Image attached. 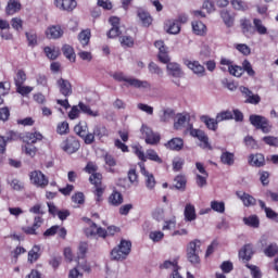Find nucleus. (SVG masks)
Masks as SVG:
<instances>
[{
  "mask_svg": "<svg viewBox=\"0 0 278 278\" xmlns=\"http://www.w3.org/2000/svg\"><path fill=\"white\" fill-rule=\"evenodd\" d=\"M113 79H115V81H125L126 84L132 86V88H139V90H146L147 88H151V84H149V81L127 77L123 74V72H116L115 74H113Z\"/></svg>",
  "mask_w": 278,
  "mask_h": 278,
  "instance_id": "1",
  "label": "nucleus"
},
{
  "mask_svg": "<svg viewBox=\"0 0 278 278\" xmlns=\"http://www.w3.org/2000/svg\"><path fill=\"white\" fill-rule=\"evenodd\" d=\"M132 151L137 155V157L142 161L140 164H144L147 160H150L151 162H156L157 164H162V157L157 155V152H155V150H147L144 154V151L140 146H134Z\"/></svg>",
  "mask_w": 278,
  "mask_h": 278,
  "instance_id": "2",
  "label": "nucleus"
},
{
  "mask_svg": "<svg viewBox=\"0 0 278 278\" xmlns=\"http://www.w3.org/2000/svg\"><path fill=\"white\" fill-rule=\"evenodd\" d=\"M131 253V243L127 240H122L117 248L111 252L112 260L121 262L127 260V255Z\"/></svg>",
  "mask_w": 278,
  "mask_h": 278,
  "instance_id": "3",
  "label": "nucleus"
},
{
  "mask_svg": "<svg viewBox=\"0 0 278 278\" xmlns=\"http://www.w3.org/2000/svg\"><path fill=\"white\" fill-rule=\"evenodd\" d=\"M201 253V242L199 240H193L189 242L187 247V258L190 264H200L201 257L199 254Z\"/></svg>",
  "mask_w": 278,
  "mask_h": 278,
  "instance_id": "4",
  "label": "nucleus"
},
{
  "mask_svg": "<svg viewBox=\"0 0 278 278\" xmlns=\"http://www.w3.org/2000/svg\"><path fill=\"white\" fill-rule=\"evenodd\" d=\"M167 75L169 77H173V84L175 86H181V83L179 79H181L186 73H184V70L181 68V65L177 62H169L166 65Z\"/></svg>",
  "mask_w": 278,
  "mask_h": 278,
  "instance_id": "5",
  "label": "nucleus"
},
{
  "mask_svg": "<svg viewBox=\"0 0 278 278\" xmlns=\"http://www.w3.org/2000/svg\"><path fill=\"white\" fill-rule=\"evenodd\" d=\"M84 222L87 223V227L85 228V235L87 238H105V229L97 226V224L88 217H84Z\"/></svg>",
  "mask_w": 278,
  "mask_h": 278,
  "instance_id": "6",
  "label": "nucleus"
},
{
  "mask_svg": "<svg viewBox=\"0 0 278 278\" xmlns=\"http://www.w3.org/2000/svg\"><path fill=\"white\" fill-rule=\"evenodd\" d=\"M250 123L256 129H261L263 134H269V131L273 129V126L270 125V122H268V118L262 115H250Z\"/></svg>",
  "mask_w": 278,
  "mask_h": 278,
  "instance_id": "7",
  "label": "nucleus"
},
{
  "mask_svg": "<svg viewBox=\"0 0 278 278\" xmlns=\"http://www.w3.org/2000/svg\"><path fill=\"white\" fill-rule=\"evenodd\" d=\"M187 131H189L192 138H198V140H200L201 149H212V146H210V138L207 135H205V131L201 129H194L190 124L187 127Z\"/></svg>",
  "mask_w": 278,
  "mask_h": 278,
  "instance_id": "8",
  "label": "nucleus"
},
{
  "mask_svg": "<svg viewBox=\"0 0 278 278\" xmlns=\"http://www.w3.org/2000/svg\"><path fill=\"white\" fill-rule=\"evenodd\" d=\"M29 179L30 184H33V186H36V188L45 189L49 186V178H47V176L40 170L31 172L29 174Z\"/></svg>",
  "mask_w": 278,
  "mask_h": 278,
  "instance_id": "9",
  "label": "nucleus"
},
{
  "mask_svg": "<svg viewBox=\"0 0 278 278\" xmlns=\"http://www.w3.org/2000/svg\"><path fill=\"white\" fill-rule=\"evenodd\" d=\"M79 147H80L79 141L75 139V137H68L61 144V148L63 149V151L70 154L77 153V151H79Z\"/></svg>",
  "mask_w": 278,
  "mask_h": 278,
  "instance_id": "10",
  "label": "nucleus"
},
{
  "mask_svg": "<svg viewBox=\"0 0 278 278\" xmlns=\"http://www.w3.org/2000/svg\"><path fill=\"white\" fill-rule=\"evenodd\" d=\"M184 64H185V66H187V68L192 71V73H194V75H199V77H203V75H205V67L203 65H201V63L199 61H192V60L185 59Z\"/></svg>",
  "mask_w": 278,
  "mask_h": 278,
  "instance_id": "11",
  "label": "nucleus"
},
{
  "mask_svg": "<svg viewBox=\"0 0 278 278\" xmlns=\"http://www.w3.org/2000/svg\"><path fill=\"white\" fill-rule=\"evenodd\" d=\"M139 168H140L141 175L144 176L146 187L148 188V190H153L156 184L155 176H153L152 173L147 170V168L144 167V163H139Z\"/></svg>",
  "mask_w": 278,
  "mask_h": 278,
  "instance_id": "12",
  "label": "nucleus"
},
{
  "mask_svg": "<svg viewBox=\"0 0 278 278\" xmlns=\"http://www.w3.org/2000/svg\"><path fill=\"white\" fill-rule=\"evenodd\" d=\"M141 134L146 137L147 144H157V142H160V135L154 134V131L147 126H142Z\"/></svg>",
  "mask_w": 278,
  "mask_h": 278,
  "instance_id": "13",
  "label": "nucleus"
},
{
  "mask_svg": "<svg viewBox=\"0 0 278 278\" xmlns=\"http://www.w3.org/2000/svg\"><path fill=\"white\" fill-rule=\"evenodd\" d=\"M236 195L242 201L244 207H253V205H257V200L244 191H237Z\"/></svg>",
  "mask_w": 278,
  "mask_h": 278,
  "instance_id": "14",
  "label": "nucleus"
},
{
  "mask_svg": "<svg viewBox=\"0 0 278 278\" xmlns=\"http://www.w3.org/2000/svg\"><path fill=\"white\" fill-rule=\"evenodd\" d=\"M56 86H58L61 94H63V97H71L73 94V86L71 85V81H68L64 78H60L56 81Z\"/></svg>",
  "mask_w": 278,
  "mask_h": 278,
  "instance_id": "15",
  "label": "nucleus"
},
{
  "mask_svg": "<svg viewBox=\"0 0 278 278\" xmlns=\"http://www.w3.org/2000/svg\"><path fill=\"white\" fill-rule=\"evenodd\" d=\"M161 268H166L173 270L170 278H184L181 274H179V265H177V260L174 261H165Z\"/></svg>",
  "mask_w": 278,
  "mask_h": 278,
  "instance_id": "16",
  "label": "nucleus"
},
{
  "mask_svg": "<svg viewBox=\"0 0 278 278\" xmlns=\"http://www.w3.org/2000/svg\"><path fill=\"white\" fill-rule=\"evenodd\" d=\"M54 3L59 10H65L71 12L77 8V1L75 0H54Z\"/></svg>",
  "mask_w": 278,
  "mask_h": 278,
  "instance_id": "17",
  "label": "nucleus"
},
{
  "mask_svg": "<svg viewBox=\"0 0 278 278\" xmlns=\"http://www.w3.org/2000/svg\"><path fill=\"white\" fill-rule=\"evenodd\" d=\"M46 36L49 40H58L64 36V30L60 26H50L46 29Z\"/></svg>",
  "mask_w": 278,
  "mask_h": 278,
  "instance_id": "18",
  "label": "nucleus"
},
{
  "mask_svg": "<svg viewBox=\"0 0 278 278\" xmlns=\"http://www.w3.org/2000/svg\"><path fill=\"white\" fill-rule=\"evenodd\" d=\"M165 30L167 31V34L177 35L179 34V31H181V25L177 20H168L165 23Z\"/></svg>",
  "mask_w": 278,
  "mask_h": 278,
  "instance_id": "19",
  "label": "nucleus"
},
{
  "mask_svg": "<svg viewBox=\"0 0 278 278\" xmlns=\"http://www.w3.org/2000/svg\"><path fill=\"white\" fill-rule=\"evenodd\" d=\"M239 90L240 92H242V94H245V97H248V99L245 100L247 103H252L253 105H257V103H260V96L253 94V92L249 90V88L240 87Z\"/></svg>",
  "mask_w": 278,
  "mask_h": 278,
  "instance_id": "20",
  "label": "nucleus"
},
{
  "mask_svg": "<svg viewBox=\"0 0 278 278\" xmlns=\"http://www.w3.org/2000/svg\"><path fill=\"white\" fill-rule=\"evenodd\" d=\"M90 29H85L83 31L79 33L78 35V40L80 42V45L78 46V50L81 51V49H86V47H88V45L90 43Z\"/></svg>",
  "mask_w": 278,
  "mask_h": 278,
  "instance_id": "21",
  "label": "nucleus"
},
{
  "mask_svg": "<svg viewBox=\"0 0 278 278\" xmlns=\"http://www.w3.org/2000/svg\"><path fill=\"white\" fill-rule=\"evenodd\" d=\"M184 216L186 223H192L197 218V208L192 204H186L185 211H184Z\"/></svg>",
  "mask_w": 278,
  "mask_h": 278,
  "instance_id": "22",
  "label": "nucleus"
},
{
  "mask_svg": "<svg viewBox=\"0 0 278 278\" xmlns=\"http://www.w3.org/2000/svg\"><path fill=\"white\" fill-rule=\"evenodd\" d=\"M201 122L204 123V125L207 127V129H211V131H216V129H218V123H220L218 117L214 119L207 115L201 116Z\"/></svg>",
  "mask_w": 278,
  "mask_h": 278,
  "instance_id": "23",
  "label": "nucleus"
},
{
  "mask_svg": "<svg viewBox=\"0 0 278 278\" xmlns=\"http://www.w3.org/2000/svg\"><path fill=\"white\" fill-rule=\"evenodd\" d=\"M165 147L170 149V151H181L184 149V139L173 138L165 144Z\"/></svg>",
  "mask_w": 278,
  "mask_h": 278,
  "instance_id": "24",
  "label": "nucleus"
},
{
  "mask_svg": "<svg viewBox=\"0 0 278 278\" xmlns=\"http://www.w3.org/2000/svg\"><path fill=\"white\" fill-rule=\"evenodd\" d=\"M192 30L197 36H205L207 34V26L203 22L194 21L192 22Z\"/></svg>",
  "mask_w": 278,
  "mask_h": 278,
  "instance_id": "25",
  "label": "nucleus"
},
{
  "mask_svg": "<svg viewBox=\"0 0 278 278\" xmlns=\"http://www.w3.org/2000/svg\"><path fill=\"white\" fill-rule=\"evenodd\" d=\"M220 17L223 18L226 27H233V23L236 21V15H233L232 13H230L227 10H223L220 12Z\"/></svg>",
  "mask_w": 278,
  "mask_h": 278,
  "instance_id": "26",
  "label": "nucleus"
},
{
  "mask_svg": "<svg viewBox=\"0 0 278 278\" xmlns=\"http://www.w3.org/2000/svg\"><path fill=\"white\" fill-rule=\"evenodd\" d=\"M110 205H114V207H118V205H123V194L118 191H113L109 197Z\"/></svg>",
  "mask_w": 278,
  "mask_h": 278,
  "instance_id": "27",
  "label": "nucleus"
},
{
  "mask_svg": "<svg viewBox=\"0 0 278 278\" xmlns=\"http://www.w3.org/2000/svg\"><path fill=\"white\" fill-rule=\"evenodd\" d=\"M21 10V2L17 0H9L8 5H7V14L12 16V14H16Z\"/></svg>",
  "mask_w": 278,
  "mask_h": 278,
  "instance_id": "28",
  "label": "nucleus"
},
{
  "mask_svg": "<svg viewBox=\"0 0 278 278\" xmlns=\"http://www.w3.org/2000/svg\"><path fill=\"white\" fill-rule=\"evenodd\" d=\"M177 227V217L172 216L163 222L162 231H173Z\"/></svg>",
  "mask_w": 278,
  "mask_h": 278,
  "instance_id": "29",
  "label": "nucleus"
},
{
  "mask_svg": "<svg viewBox=\"0 0 278 278\" xmlns=\"http://www.w3.org/2000/svg\"><path fill=\"white\" fill-rule=\"evenodd\" d=\"M239 257L241 260H245L247 262H249V260L253 257V245L248 244L244 248H242L239 252Z\"/></svg>",
  "mask_w": 278,
  "mask_h": 278,
  "instance_id": "30",
  "label": "nucleus"
},
{
  "mask_svg": "<svg viewBox=\"0 0 278 278\" xmlns=\"http://www.w3.org/2000/svg\"><path fill=\"white\" fill-rule=\"evenodd\" d=\"M240 25H241L242 31L245 36H253V25L251 24L250 20L241 18Z\"/></svg>",
  "mask_w": 278,
  "mask_h": 278,
  "instance_id": "31",
  "label": "nucleus"
},
{
  "mask_svg": "<svg viewBox=\"0 0 278 278\" xmlns=\"http://www.w3.org/2000/svg\"><path fill=\"white\" fill-rule=\"evenodd\" d=\"M173 118H175V110L170 108L164 109L160 115L162 123H168V121H173Z\"/></svg>",
  "mask_w": 278,
  "mask_h": 278,
  "instance_id": "32",
  "label": "nucleus"
},
{
  "mask_svg": "<svg viewBox=\"0 0 278 278\" xmlns=\"http://www.w3.org/2000/svg\"><path fill=\"white\" fill-rule=\"evenodd\" d=\"M138 16L140 18L143 27H149V25H151V23H153V18H151V15L144 10H139Z\"/></svg>",
  "mask_w": 278,
  "mask_h": 278,
  "instance_id": "33",
  "label": "nucleus"
},
{
  "mask_svg": "<svg viewBox=\"0 0 278 278\" xmlns=\"http://www.w3.org/2000/svg\"><path fill=\"white\" fill-rule=\"evenodd\" d=\"M220 162H222V164H225L226 166H233V163L236 162L233 153L223 152L220 155Z\"/></svg>",
  "mask_w": 278,
  "mask_h": 278,
  "instance_id": "34",
  "label": "nucleus"
},
{
  "mask_svg": "<svg viewBox=\"0 0 278 278\" xmlns=\"http://www.w3.org/2000/svg\"><path fill=\"white\" fill-rule=\"evenodd\" d=\"M253 25H254L257 34H260V36H266V34H268V28H266V26H264V24L262 23V20L254 18Z\"/></svg>",
  "mask_w": 278,
  "mask_h": 278,
  "instance_id": "35",
  "label": "nucleus"
},
{
  "mask_svg": "<svg viewBox=\"0 0 278 278\" xmlns=\"http://www.w3.org/2000/svg\"><path fill=\"white\" fill-rule=\"evenodd\" d=\"M211 210L217 214H225V202L217 200L211 201Z\"/></svg>",
  "mask_w": 278,
  "mask_h": 278,
  "instance_id": "36",
  "label": "nucleus"
},
{
  "mask_svg": "<svg viewBox=\"0 0 278 278\" xmlns=\"http://www.w3.org/2000/svg\"><path fill=\"white\" fill-rule=\"evenodd\" d=\"M63 54L65 55V58L67 60H70V62H75L76 60V55H75V50L73 49V47L68 46V45H64L62 48Z\"/></svg>",
  "mask_w": 278,
  "mask_h": 278,
  "instance_id": "37",
  "label": "nucleus"
},
{
  "mask_svg": "<svg viewBox=\"0 0 278 278\" xmlns=\"http://www.w3.org/2000/svg\"><path fill=\"white\" fill-rule=\"evenodd\" d=\"M251 166H264V155L262 154H254V155H250V160H249Z\"/></svg>",
  "mask_w": 278,
  "mask_h": 278,
  "instance_id": "38",
  "label": "nucleus"
},
{
  "mask_svg": "<svg viewBox=\"0 0 278 278\" xmlns=\"http://www.w3.org/2000/svg\"><path fill=\"white\" fill-rule=\"evenodd\" d=\"M27 142L31 144H36V142H40L42 140V134L35 131V132H26L25 136Z\"/></svg>",
  "mask_w": 278,
  "mask_h": 278,
  "instance_id": "39",
  "label": "nucleus"
},
{
  "mask_svg": "<svg viewBox=\"0 0 278 278\" xmlns=\"http://www.w3.org/2000/svg\"><path fill=\"white\" fill-rule=\"evenodd\" d=\"M45 53L49 60H58L60 56V49L55 47H46L45 48Z\"/></svg>",
  "mask_w": 278,
  "mask_h": 278,
  "instance_id": "40",
  "label": "nucleus"
},
{
  "mask_svg": "<svg viewBox=\"0 0 278 278\" xmlns=\"http://www.w3.org/2000/svg\"><path fill=\"white\" fill-rule=\"evenodd\" d=\"M243 223L244 225H247L248 227H254V229H256L257 227H260V219L257 218L256 215H251L249 217H244L243 218Z\"/></svg>",
  "mask_w": 278,
  "mask_h": 278,
  "instance_id": "41",
  "label": "nucleus"
},
{
  "mask_svg": "<svg viewBox=\"0 0 278 278\" xmlns=\"http://www.w3.org/2000/svg\"><path fill=\"white\" fill-rule=\"evenodd\" d=\"M78 108L80 112L83 111V113L87 114L88 116H92L93 118H97V116H99V111H92V109H90L88 105L84 104L83 102L78 104Z\"/></svg>",
  "mask_w": 278,
  "mask_h": 278,
  "instance_id": "42",
  "label": "nucleus"
},
{
  "mask_svg": "<svg viewBox=\"0 0 278 278\" xmlns=\"http://www.w3.org/2000/svg\"><path fill=\"white\" fill-rule=\"evenodd\" d=\"M187 123H188V116L184 114H178L177 119L174 123V128L181 129L182 127H186Z\"/></svg>",
  "mask_w": 278,
  "mask_h": 278,
  "instance_id": "43",
  "label": "nucleus"
},
{
  "mask_svg": "<svg viewBox=\"0 0 278 278\" xmlns=\"http://www.w3.org/2000/svg\"><path fill=\"white\" fill-rule=\"evenodd\" d=\"M40 257V248L39 245H34L33 249L28 252V262L34 263Z\"/></svg>",
  "mask_w": 278,
  "mask_h": 278,
  "instance_id": "44",
  "label": "nucleus"
},
{
  "mask_svg": "<svg viewBox=\"0 0 278 278\" xmlns=\"http://www.w3.org/2000/svg\"><path fill=\"white\" fill-rule=\"evenodd\" d=\"M207 177H210V174H195L197 186H199V188L207 186Z\"/></svg>",
  "mask_w": 278,
  "mask_h": 278,
  "instance_id": "45",
  "label": "nucleus"
},
{
  "mask_svg": "<svg viewBox=\"0 0 278 278\" xmlns=\"http://www.w3.org/2000/svg\"><path fill=\"white\" fill-rule=\"evenodd\" d=\"M278 253V245L277 243H271L269 244L265 250H264V254L267 257H275Z\"/></svg>",
  "mask_w": 278,
  "mask_h": 278,
  "instance_id": "46",
  "label": "nucleus"
},
{
  "mask_svg": "<svg viewBox=\"0 0 278 278\" xmlns=\"http://www.w3.org/2000/svg\"><path fill=\"white\" fill-rule=\"evenodd\" d=\"M149 238L152 242H162V240H164V232L161 230L150 231Z\"/></svg>",
  "mask_w": 278,
  "mask_h": 278,
  "instance_id": "47",
  "label": "nucleus"
},
{
  "mask_svg": "<svg viewBox=\"0 0 278 278\" xmlns=\"http://www.w3.org/2000/svg\"><path fill=\"white\" fill-rule=\"evenodd\" d=\"M103 179V176L99 173H93L91 174V176L89 177L90 182L96 186V188H100L103 187V185H101V181Z\"/></svg>",
  "mask_w": 278,
  "mask_h": 278,
  "instance_id": "48",
  "label": "nucleus"
},
{
  "mask_svg": "<svg viewBox=\"0 0 278 278\" xmlns=\"http://www.w3.org/2000/svg\"><path fill=\"white\" fill-rule=\"evenodd\" d=\"M74 131H75V134H77V136L83 138L85 136V134L88 131V124L79 123L78 125H76L74 127Z\"/></svg>",
  "mask_w": 278,
  "mask_h": 278,
  "instance_id": "49",
  "label": "nucleus"
},
{
  "mask_svg": "<svg viewBox=\"0 0 278 278\" xmlns=\"http://www.w3.org/2000/svg\"><path fill=\"white\" fill-rule=\"evenodd\" d=\"M26 80H27V75L25 74V72L18 71L15 78H14L16 88L18 86H23Z\"/></svg>",
  "mask_w": 278,
  "mask_h": 278,
  "instance_id": "50",
  "label": "nucleus"
},
{
  "mask_svg": "<svg viewBox=\"0 0 278 278\" xmlns=\"http://www.w3.org/2000/svg\"><path fill=\"white\" fill-rule=\"evenodd\" d=\"M157 59L162 64H170V55H168V49L159 52Z\"/></svg>",
  "mask_w": 278,
  "mask_h": 278,
  "instance_id": "51",
  "label": "nucleus"
},
{
  "mask_svg": "<svg viewBox=\"0 0 278 278\" xmlns=\"http://www.w3.org/2000/svg\"><path fill=\"white\" fill-rule=\"evenodd\" d=\"M216 118L219 123H223V121H231L233 113H231V111H223L216 115Z\"/></svg>",
  "mask_w": 278,
  "mask_h": 278,
  "instance_id": "52",
  "label": "nucleus"
},
{
  "mask_svg": "<svg viewBox=\"0 0 278 278\" xmlns=\"http://www.w3.org/2000/svg\"><path fill=\"white\" fill-rule=\"evenodd\" d=\"M228 72L233 77H242V75L244 74V70L242 68V66H238V65L230 66Z\"/></svg>",
  "mask_w": 278,
  "mask_h": 278,
  "instance_id": "53",
  "label": "nucleus"
},
{
  "mask_svg": "<svg viewBox=\"0 0 278 278\" xmlns=\"http://www.w3.org/2000/svg\"><path fill=\"white\" fill-rule=\"evenodd\" d=\"M148 68L152 75H157L159 77H162L164 75V71H162L160 66L153 62L149 64Z\"/></svg>",
  "mask_w": 278,
  "mask_h": 278,
  "instance_id": "54",
  "label": "nucleus"
},
{
  "mask_svg": "<svg viewBox=\"0 0 278 278\" xmlns=\"http://www.w3.org/2000/svg\"><path fill=\"white\" fill-rule=\"evenodd\" d=\"M70 128H68V122H61L56 126V134H60V136H64L68 134Z\"/></svg>",
  "mask_w": 278,
  "mask_h": 278,
  "instance_id": "55",
  "label": "nucleus"
},
{
  "mask_svg": "<svg viewBox=\"0 0 278 278\" xmlns=\"http://www.w3.org/2000/svg\"><path fill=\"white\" fill-rule=\"evenodd\" d=\"M88 253V243L81 242L78 247L77 260H84Z\"/></svg>",
  "mask_w": 278,
  "mask_h": 278,
  "instance_id": "56",
  "label": "nucleus"
},
{
  "mask_svg": "<svg viewBox=\"0 0 278 278\" xmlns=\"http://www.w3.org/2000/svg\"><path fill=\"white\" fill-rule=\"evenodd\" d=\"M23 151L26 155H29V157H36V153H38V148L27 144L23 147Z\"/></svg>",
  "mask_w": 278,
  "mask_h": 278,
  "instance_id": "57",
  "label": "nucleus"
},
{
  "mask_svg": "<svg viewBox=\"0 0 278 278\" xmlns=\"http://www.w3.org/2000/svg\"><path fill=\"white\" fill-rule=\"evenodd\" d=\"M93 136H97L98 138H104V136H108V128L104 126H96L93 128Z\"/></svg>",
  "mask_w": 278,
  "mask_h": 278,
  "instance_id": "58",
  "label": "nucleus"
},
{
  "mask_svg": "<svg viewBox=\"0 0 278 278\" xmlns=\"http://www.w3.org/2000/svg\"><path fill=\"white\" fill-rule=\"evenodd\" d=\"M242 70L245 71V73H248V75L250 77H254L255 76V71L253 70V66L251 65V62L244 60L242 63Z\"/></svg>",
  "mask_w": 278,
  "mask_h": 278,
  "instance_id": "59",
  "label": "nucleus"
},
{
  "mask_svg": "<svg viewBox=\"0 0 278 278\" xmlns=\"http://www.w3.org/2000/svg\"><path fill=\"white\" fill-rule=\"evenodd\" d=\"M175 188H177V190H181V188H186V177L184 176H177L175 179Z\"/></svg>",
  "mask_w": 278,
  "mask_h": 278,
  "instance_id": "60",
  "label": "nucleus"
},
{
  "mask_svg": "<svg viewBox=\"0 0 278 278\" xmlns=\"http://www.w3.org/2000/svg\"><path fill=\"white\" fill-rule=\"evenodd\" d=\"M119 42L122 47H134V38L129 36L121 37Z\"/></svg>",
  "mask_w": 278,
  "mask_h": 278,
  "instance_id": "61",
  "label": "nucleus"
},
{
  "mask_svg": "<svg viewBox=\"0 0 278 278\" xmlns=\"http://www.w3.org/2000/svg\"><path fill=\"white\" fill-rule=\"evenodd\" d=\"M265 144H268L269 147H278V138L273 136H267L263 138Z\"/></svg>",
  "mask_w": 278,
  "mask_h": 278,
  "instance_id": "62",
  "label": "nucleus"
},
{
  "mask_svg": "<svg viewBox=\"0 0 278 278\" xmlns=\"http://www.w3.org/2000/svg\"><path fill=\"white\" fill-rule=\"evenodd\" d=\"M128 179H129L130 184H132L134 186H138V174L136 173V170L134 168L129 169Z\"/></svg>",
  "mask_w": 278,
  "mask_h": 278,
  "instance_id": "63",
  "label": "nucleus"
},
{
  "mask_svg": "<svg viewBox=\"0 0 278 278\" xmlns=\"http://www.w3.org/2000/svg\"><path fill=\"white\" fill-rule=\"evenodd\" d=\"M68 278H84V274L79 271L78 267H74L70 270Z\"/></svg>",
  "mask_w": 278,
  "mask_h": 278,
  "instance_id": "64",
  "label": "nucleus"
}]
</instances>
